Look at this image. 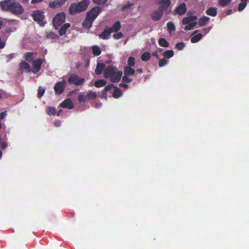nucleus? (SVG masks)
<instances>
[{
  "label": "nucleus",
  "instance_id": "38",
  "mask_svg": "<svg viewBox=\"0 0 249 249\" xmlns=\"http://www.w3.org/2000/svg\"><path fill=\"white\" fill-rule=\"evenodd\" d=\"M231 2V0H219L218 4L222 7H224L227 5Z\"/></svg>",
  "mask_w": 249,
  "mask_h": 249
},
{
  "label": "nucleus",
  "instance_id": "13",
  "mask_svg": "<svg viewBox=\"0 0 249 249\" xmlns=\"http://www.w3.org/2000/svg\"><path fill=\"white\" fill-rule=\"evenodd\" d=\"M60 106L68 109H72L74 107V105L70 99H65L60 104Z\"/></svg>",
  "mask_w": 249,
  "mask_h": 249
},
{
  "label": "nucleus",
  "instance_id": "14",
  "mask_svg": "<svg viewBox=\"0 0 249 249\" xmlns=\"http://www.w3.org/2000/svg\"><path fill=\"white\" fill-rule=\"evenodd\" d=\"M112 33V31H110L109 28L106 27L103 32L99 35V37L103 39H107L109 38V36Z\"/></svg>",
  "mask_w": 249,
  "mask_h": 249
},
{
  "label": "nucleus",
  "instance_id": "43",
  "mask_svg": "<svg viewBox=\"0 0 249 249\" xmlns=\"http://www.w3.org/2000/svg\"><path fill=\"white\" fill-rule=\"evenodd\" d=\"M168 61L165 58H163L159 60V65L160 67H161L165 65L167 63Z\"/></svg>",
  "mask_w": 249,
  "mask_h": 249
},
{
  "label": "nucleus",
  "instance_id": "33",
  "mask_svg": "<svg viewBox=\"0 0 249 249\" xmlns=\"http://www.w3.org/2000/svg\"><path fill=\"white\" fill-rule=\"evenodd\" d=\"M167 27L168 30L170 33L175 32L176 30L175 26L174 23L172 21H170L167 23Z\"/></svg>",
  "mask_w": 249,
  "mask_h": 249
},
{
  "label": "nucleus",
  "instance_id": "34",
  "mask_svg": "<svg viewBox=\"0 0 249 249\" xmlns=\"http://www.w3.org/2000/svg\"><path fill=\"white\" fill-rule=\"evenodd\" d=\"M47 113L49 115H54L56 113V110L55 107H47Z\"/></svg>",
  "mask_w": 249,
  "mask_h": 249
},
{
  "label": "nucleus",
  "instance_id": "28",
  "mask_svg": "<svg viewBox=\"0 0 249 249\" xmlns=\"http://www.w3.org/2000/svg\"><path fill=\"white\" fill-rule=\"evenodd\" d=\"M107 84V82L103 79H99L96 81L94 83V86L97 88H100L105 86Z\"/></svg>",
  "mask_w": 249,
  "mask_h": 249
},
{
  "label": "nucleus",
  "instance_id": "54",
  "mask_svg": "<svg viewBox=\"0 0 249 249\" xmlns=\"http://www.w3.org/2000/svg\"><path fill=\"white\" fill-rule=\"evenodd\" d=\"M0 144V147L2 149H5L7 146V144L5 142H1Z\"/></svg>",
  "mask_w": 249,
  "mask_h": 249
},
{
  "label": "nucleus",
  "instance_id": "17",
  "mask_svg": "<svg viewBox=\"0 0 249 249\" xmlns=\"http://www.w3.org/2000/svg\"><path fill=\"white\" fill-rule=\"evenodd\" d=\"M94 21L90 19L89 18L86 17L85 20L82 23V26L86 29H89L93 24Z\"/></svg>",
  "mask_w": 249,
  "mask_h": 249
},
{
  "label": "nucleus",
  "instance_id": "19",
  "mask_svg": "<svg viewBox=\"0 0 249 249\" xmlns=\"http://www.w3.org/2000/svg\"><path fill=\"white\" fill-rule=\"evenodd\" d=\"M135 71L134 69L129 66H125L124 69V75L128 76L133 75L134 74Z\"/></svg>",
  "mask_w": 249,
  "mask_h": 249
},
{
  "label": "nucleus",
  "instance_id": "48",
  "mask_svg": "<svg viewBox=\"0 0 249 249\" xmlns=\"http://www.w3.org/2000/svg\"><path fill=\"white\" fill-rule=\"evenodd\" d=\"M191 22L189 17L184 18L182 20V23L183 25H187Z\"/></svg>",
  "mask_w": 249,
  "mask_h": 249
},
{
  "label": "nucleus",
  "instance_id": "55",
  "mask_svg": "<svg viewBox=\"0 0 249 249\" xmlns=\"http://www.w3.org/2000/svg\"><path fill=\"white\" fill-rule=\"evenodd\" d=\"M54 124L56 127L59 126L61 124L60 121H59V120L55 121V122L54 123Z\"/></svg>",
  "mask_w": 249,
  "mask_h": 249
},
{
  "label": "nucleus",
  "instance_id": "57",
  "mask_svg": "<svg viewBox=\"0 0 249 249\" xmlns=\"http://www.w3.org/2000/svg\"><path fill=\"white\" fill-rule=\"evenodd\" d=\"M158 52L157 51H155L152 53V55L155 57H156L157 58L159 59V56L158 54Z\"/></svg>",
  "mask_w": 249,
  "mask_h": 249
},
{
  "label": "nucleus",
  "instance_id": "61",
  "mask_svg": "<svg viewBox=\"0 0 249 249\" xmlns=\"http://www.w3.org/2000/svg\"><path fill=\"white\" fill-rule=\"evenodd\" d=\"M162 51V49L159 48H158V49L156 50V51H157L158 53H160V52H161Z\"/></svg>",
  "mask_w": 249,
  "mask_h": 249
},
{
  "label": "nucleus",
  "instance_id": "30",
  "mask_svg": "<svg viewBox=\"0 0 249 249\" xmlns=\"http://www.w3.org/2000/svg\"><path fill=\"white\" fill-rule=\"evenodd\" d=\"M151 55L150 53L148 52H145L143 53L141 55V59L143 61H147L150 59Z\"/></svg>",
  "mask_w": 249,
  "mask_h": 249
},
{
  "label": "nucleus",
  "instance_id": "26",
  "mask_svg": "<svg viewBox=\"0 0 249 249\" xmlns=\"http://www.w3.org/2000/svg\"><path fill=\"white\" fill-rule=\"evenodd\" d=\"M210 20V18L207 17H203L199 18L198 24L200 27L204 26L206 23Z\"/></svg>",
  "mask_w": 249,
  "mask_h": 249
},
{
  "label": "nucleus",
  "instance_id": "10",
  "mask_svg": "<svg viewBox=\"0 0 249 249\" xmlns=\"http://www.w3.org/2000/svg\"><path fill=\"white\" fill-rule=\"evenodd\" d=\"M156 5H159V9L166 10L171 4V0H155Z\"/></svg>",
  "mask_w": 249,
  "mask_h": 249
},
{
  "label": "nucleus",
  "instance_id": "31",
  "mask_svg": "<svg viewBox=\"0 0 249 249\" xmlns=\"http://www.w3.org/2000/svg\"><path fill=\"white\" fill-rule=\"evenodd\" d=\"M158 43L160 46L163 47H168L169 45L168 41L164 38H160Z\"/></svg>",
  "mask_w": 249,
  "mask_h": 249
},
{
  "label": "nucleus",
  "instance_id": "27",
  "mask_svg": "<svg viewBox=\"0 0 249 249\" xmlns=\"http://www.w3.org/2000/svg\"><path fill=\"white\" fill-rule=\"evenodd\" d=\"M203 35L202 34H198L196 36H193L191 38V41L193 43H195L199 41L202 37Z\"/></svg>",
  "mask_w": 249,
  "mask_h": 249
},
{
  "label": "nucleus",
  "instance_id": "25",
  "mask_svg": "<svg viewBox=\"0 0 249 249\" xmlns=\"http://www.w3.org/2000/svg\"><path fill=\"white\" fill-rule=\"evenodd\" d=\"M122 94V91L120 89H119L117 87H115L114 88V92L113 93V97L115 98H118L121 96Z\"/></svg>",
  "mask_w": 249,
  "mask_h": 249
},
{
  "label": "nucleus",
  "instance_id": "7",
  "mask_svg": "<svg viewBox=\"0 0 249 249\" xmlns=\"http://www.w3.org/2000/svg\"><path fill=\"white\" fill-rule=\"evenodd\" d=\"M43 62L44 60L41 58H39L32 62V69L31 70L34 74H36L39 71Z\"/></svg>",
  "mask_w": 249,
  "mask_h": 249
},
{
  "label": "nucleus",
  "instance_id": "22",
  "mask_svg": "<svg viewBox=\"0 0 249 249\" xmlns=\"http://www.w3.org/2000/svg\"><path fill=\"white\" fill-rule=\"evenodd\" d=\"M121 28V23L120 21L116 22L111 28H109L110 31H112L113 32H117Z\"/></svg>",
  "mask_w": 249,
  "mask_h": 249
},
{
  "label": "nucleus",
  "instance_id": "53",
  "mask_svg": "<svg viewBox=\"0 0 249 249\" xmlns=\"http://www.w3.org/2000/svg\"><path fill=\"white\" fill-rule=\"evenodd\" d=\"M119 86H120V87L124 88V89H127V88H128V85H127V84H126V83H120V84H119Z\"/></svg>",
  "mask_w": 249,
  "mask_h": 249
},
{
  "label": "nucleus",
  "instance_id": "29",
  "mask_svg": "<svg viewBox=\"0 0 249 249\" xmlns=\"http://www.w3.org/2000/svg\"><path fill=\"white\" fill-rule=\"evenodd\" d=\"M162 55L165 58H170L174 56V52L171 50H167L163 53Z\"/></svg>",
  "mask_w": 249,
  "mask_h": 249
},
{
  "label": "nucleus",
  "instance_id": "46",
  "mask_svg": "<svg viewBox=\"0 0 249 249\" xmlns=\"http://www.w3.org/2000/svg\"><path fill=\"white\" fill-rule=\"evenodd\" d=\"M133 5V3H131L130 2H127L126 4H124L122 7V11H125L126 9L130 8L131 6Z\"/></svg>",
  "mask_w": 249,
  "mask_h": 249
},
{
  "label": "nucleus",
  "instance_id": "40",
  "mask_svg": "<svg viewBox=\"0 0 249 249\" xmlns=\"http://www.w3.org/2000/svg\"><path fill=\"white\" fill-rule=\"evenodd\" d=\"M107 0H93V1L95 4L99 5H104L106 3Z\"/></svg>",
  "mask_w": 249,
  "mask_h": 249
},
{
  "label": "nucleus",
  "instance_id": "58",
  "mask_svg": "<svg viewBox=\"0 0 249 249\" xmlns=\"http://www.w3.org/2000/svg\"><path fill=\"white\" fill-rule=\"evenodd\" d=\"M232 13V10L231 9H228L227 10L226 14L227 15H230Z\"/></svg>",
  "mask_w": 249,
  "mask_h": 249
},
{
  "label": "nucleus",
  "instance_id": "60",
  "mask_svg": "<svg viewBox=\"0 0 249 249\" xmlns=\"http://www.w3.org/2000/svg\"><path fill=\"white\" fill-rule=\"evenodd\" d=\"M28 1L29 0H21V2L23 4L28 3Z\"/></svg>",
  "mask_w": 249,
  "mask_h": 249
},
{
  "label": "nucleus",
  "instance_id": "5",
  "mask_svg": "<svg viewBox=\"0 0 249 249\" xmlns=\"http://www.w3.org/2000/svg\"><path fill=\"white\" fill-rule=\"evenodd\" d=\"M32 16L34 20L37 22L40 26H43L46 23L43 21L44 16L42 12L35 11L33 12Z\"/></svg>",
  "mask_w": 249,
  "mask_h": 249
},
{
  "label": "nucleus",
  "instance_id": "12",
  "mask_svg": "<svg viewBox=\"0 0 249 249\" xmlns=\"http://www.w3.org/2000/svg\"><path fill=\"white\" fill-rule=\"evenodd\" d=\"M186 5L184 2L181 3L180 5L178 6L175 10V12L180 16L186 13Z\"/></svg>",
  "mask_w": 249,
  "mask_h": 249
},
{
  "label": "nucleus",
  "instance_id": "2",
  "mask_svg": "<svg viewBox=\"0 0 249 249\" xmlns=\"http://www.w3.org/2000/svg\"><path fill=\"white\" fill-rule=\"evenodd\" d=\"M123 73L121 71H117L116 67L109 66L107 67L104 72V76L106 78H109L110 80L114 83L119 82L122 76Z\"/></svg>",
  "mask_w": 249,
  "mask_h": 249
},
{
  "label": "nucleus",
  "instance_id": "11",
  "mask_svg": "<svg viewBox=\"0 0 249 249\" xmlns=\"http://www.w3.org/2000/svg\"><path fill=\"white\" fill-rule=\"evenodd\" d=\"M163 10L158 9V10L154 11L151 15V18L155 21H159L162 17Z\"/></svg>",
  "mask_w": 249,
  "mask_h": 249
},
{
  "label": "nucleus",
  "instance_id": "56",
  "mask_svg": "<svg viewBox=\"0 0 249 249\" xmlns=\"http://www.w3.org/2000/svg\"><path fill=\"white\" fill-rule=\"evenodd\" d=\"M44 0H32L31 3L32 4H36L43 1Z\"/></svg>",
  "mask_w": 249,
  "mask_h": 249
},
{
  "label": "nucleus",
  "instance_id": "8",
  "mask_svg": "<svg viewBox=\"0 0 249 249\" xmlns=\"http://www.w3.org/2000/svg\"><path fill=\"white\" fill-rule=\"evenodd\" d=\"M85 81L84 78L79 79L77 75L71 74L68 79V82L71 84H74L76 86L82 85Z\"/></svg>",
  "mask_w": 249,
  "mask_h": 249
},
{
  "label": "nucleus",
  "instance_id": "24",
  "mask_svg": "<svg viewBox=\"0 0 249 249\" xmlns=\"http://www.w3.org/2000/svg\"><path fill=\"white\" fill-rule=\"evenodd\" d=\"M92 53L95 56H98L101 53V48L97 45H94L92 47Z\"/></svg>",
  "mask_w": 249,
  "mask_h": 249
},
{
  "label": "nucleus",
  "instance_id": "37",
  "mask_svg": "<svg viewBox=\"0 0 249 249\" xmlns=\"http://www.w3.org/2000/svg\"><path fill=\"white\" fill-rule=\"evenodd\" d=\"M46 37L47 38L55 39L58 37V36L56 33L54 32H50L47 33Z\"/></svg>",
  "mask_w": 249,
  "mask_h": 249
},
{
  "label": "nucleus",
  "instance_id": "64",
  "mask_svg": "<svg viewBox=\"0 0 249 249\" xmlns=\"http://www.w3.org/2000/svg\"><path fill=\"white\" fill-rule=\"evenodd\" d=\"M2 155V152L0 150V159L1 158Z\"/></svg>",
  "mask_w": 249,
  "mask_h": 249
},
{
  "label": "nucleus",
  "instance_id": "16",
  "mask_svg": "<svg viewBox=\"0 0 249 249\" xmlns=\"http://www.w3.org/2000/svg\"><path fill=\"white\" fill-rule=\"evenodd\" d=\"M70 26L71 24L69 23H65L63 25H61L60 28L59 27L58 29V33L59 35L61 36L64 35L66 34L67 29L70 27Z\"/></svg>",
  "mask_w": 249,
  "mask_h": 249
},
{
  "label": "nucleus",
  "instance_id": "50",
  "mask_svg": "<svg viewBox=\"0 0 249 249\" xmlns=\"http://www.w3.org/2000/svg\"><path fill=\"white\" fill-rule=\"evenodd\" d=\"M67 0H56L58 7H60L65 4Z\"/></svg>",
  "mask_w": 249,
  "mask_h": 249
},
{
  "label": "nucleus",
  "instance_id": "20",
  "mask_svg": "<svg viewBox=\"0 0 249 249\" xmlns=\"http://www.w3.org/2000/svg\"><path fill=\"white\" fill-rule=\"evenodd\" d=\"M217 9L216 7H210L206 10V14L211 16L215 17L217 14Z\"/></svg>",
  "mask_w": 249,
  "mask_h": 249
},
{
  "label": "nucleus",
  "instance_id": "18",
  "mask_svg": "<svg viewBox=\"0 0 249 249\" xmlns=\"http://www.w3.org/2000/svg\"><path fill=\"white\" fill-rule=\"evenodd\" d=\"M105 68V65L103 63H98L95 70L97 75L101 74Z\"/></svg>",
  "mask_w": 249,
  "mask_h": 249
},
{
  "label": "nucleus",
  "instance_id": "32",
  "mask_svg": "<svg viewBox=\"0 0 249 249\" xmlns=\"http://www.w3.org/2000/svg\"><path fill=\"white\" fill-rule=\"evenodd\" d=\"M96 97L97 94L96 92L92 91H89L86 95V97H87L88 100L95 99Z\"/></svg>",
  "mask_w": 249,
  "mask_h": 249
},
{
  "label": "nucleus",
  "instance_id": "35",
  "mask_svg": "<svg viewBox=\"0 0 249 249\" xmlns=\"http://www.w3.org/2000/svg\"><path fill=\"white\" fill-rule=\"evenodd\" d=\"M127 64L129 67H133L135 65V59L133 56H130L127 60Z\"/></svg>",
  "mask_w": 249,
  "mask_h": 249
},
{
  "label": "nucleus",
  "instance_id": "47",
  "mask_svg": "<svg viewBox=\"0 0 249 249\" xmlns=\"http://www.w3.org/2000/svg\"><path fill=\"white\" fill-rule=\"evenodd\" d=\"M45 89H41V87H39L38 91V93H37L38 97H39V98L41 97L43 95V94H44V93L45 92Z\"/></svg>",
  "mask_w": 249,
  "mask_h": 249
},
{
  "label": "nucleus",
  "instance_id": "9",
  "mask_svg": "<svg viewBox=\"0 0 249 249\" xmlns=\"http://www.w3.org/2000/svg\"><path fill=\"white\" fill-rule=\"evenodd\" d=\"M66 86V82L65 80H62L56 83L54 86V90L56 94H61L64 91Z\"/></svg>",
  "mask_w": 249,
  "mask_h": 249
},
{
  "label": "nucleus",
  "instance_id": "49",
  "mask_svg": "<svg viewBox=\"0 0 249 249\" xmlns=\"http://www.w3.org/2000/svg\"><path fill=\"white\" fill-rule=\"evenodd\" d=\"M49 6L51 8H52L57 7L58 6H57V3L56 0H54L53 1L50 2L49 3Z\"/></svg>",
  "mask_w": 249,
  "mask_h": 249
},
{
  "label": "nucleus",
  "instance_id": "36",
  "mask_svg": "<svg viewBox=\"0 0 249 249\" xmlns=\"http://www.w3.org/2000/svg\"><path fill=\"white\" fill-rule=\"evenodd\" d=\"M197 24L196 21H194L193 22H192L191 23L187 24L184 27V30H191L193 29V28Z\"/></svg>",
  "mask_w": 249,
  "mask_h": 249
},
{
  "label": "nucleus",
  "instance_id": "52",
  "mask_svg": "<svg viewBox=\"0 0 249 249\" xmlns=\"http://www.w3.org/2000/svg\"><path fill=\"white\" fill-rule=\"evenodd\" d=\"M190 20V21H195V20H196L197 18V17L196 16H192L191 17H189Z\"/></svg>",
  "mask_w": 249,
  "mask_h": 249
},
{
  "label": "nucleus",
  "instance_id": "15",
  "mask_svg": "<svg viewBox=\"0 0 249 249\" xmlns=\"http://www.w3.org/2000/svg\"><path fill=\"white\" fill-rule=\"evenodd\" d=\"M20 70L22 71L25 70L27 72H30L32 70L30 65L25 61H22L19 63Z\"/></svg>",
  "mask_w": 249,
  "mask_h": 249
},
{
  "label": "nucleus",
  "instance_id": "6",
  "mask_svg": "<svg viewBox=\"0 0 249 249\" xmlns=\"http://www.w3.org/2000/svg\"><path fill=\"white\" fill-rule=\"evenodd\" d=\"M102 8L99 6H95L91 8L86 14V17L94 21L99 14L101 12Z\"/></svg>",
  "mask_w": 249,
  "mask_h": 249
},
{
  "label": "nucleus",
  "instance_id": "45",
  "mask_svg": "<svg viewBox=\"0 0 249 249\" xmlns=\"http://www.w3.org/2000/svg\"><path fill=\"white\" fill-rule=\"evenodd\" d=\"M113 37L114 39H121L123 37V34L121 32H118L115 33L113 35Z\"/></svg>",
  "mask_w": 249,
  "mask_h": 249
},
{
  "label": "nucleus",
  "instance_id": "3",
  "mask_svg": "<svg viewBox=\"0 0 249 249\" xmlns=\"http://www.w3.org/2000/svg\"><path fill=\"white\" fill-rule=\"evenodd\" d=\"M90 3L89 0H83L77 3H72L69 9L70 14L73 15L85 11Z\"/></svg>",
  "mask_w": 249,
  "mask_h": 249
},
{
  "label": "nucleus",
  "instance_id": "62",
  "mask_svg": "<svg viewBox=\"0 0 249 249\" xmlns=\"http://www.w3.org/2000/svg\"><path fill=\"white\" fill-rule=\"evenodd\" d=\"M62 111V110L61 109H60L58 111V113L57 114V116H59V114H60V113Z\"/></svg>",
  "mask_w": 249,
  "mask_h": 249
},
{
  "label": "nucleus",
  "instance_id": "39",
  "mask_svg": "<svg viewBox=\"0 0 249 249\" xmlns=\"http://www.w3.org/2000/svg\"><path fill=\"white\" fill-rule=\"evenodd\" d=\"M247 5V2L244 1L240 3L238 5V10L241 12L244 9Z\"/></svg>",
  "mask_w": 249,
  "mask_h": 249
},
{
  "label": "nucleus",
  "instance_id": "63",
  "mask_svg": "<svg viewBox=\"0 0 249 249\" xmlns=\"http://www.w3.org/2000/svg\"><path fill=\"white\" fill-rule=\"evenodd\" d=\"M2 22L0 20V29L2 27Z\"/></svg>",
  "mask_w": 249,
  "mask_h": 249
},
{
  "label": "nucleus",
  "instance_id": "42",
  "mask_svg": "<svg viewBox=\"0 0 249 249\" xmlns=\"http://www.w3.org/2000/svg\"><path fill=\"white\" fill-rule=\"evenodd\" d=\"M86 99H87V97H86V96H85L84 95H83L82 94H80L78 95V101L80 103L82 102L83 103H85L86 102Z\"/></svg>",
  "mask_w": 249,
  "mask_h": 249
},
{
  "label": "nucleus",
  "instance_id": "4",
  "mask_svg": "<svg viewBox=\"0 0 249 249\" xmlns=\"http://www.w3.org/2000/svg\"><path fill=\"white\" fill-rule=\"evenodd\" d=\"M66 15L64 12L57 13L53 18V24L56 30H58L60 26L65 22Z\"/></svg>",
  "mask_w": 249,
  "mask_h": 249
},
{
  "label": "nucleus",
  "instance_id": "41",
  "mask_svg": "<svg viewBox=\"0 0 249 249\" xmlns=\"http://www.w3.org/2000/svg\"><path fill=\"white\" fill-rule=\"evenodd\" d=\"M184 47L185 43L182 42H178L176 45V48L178 49V50H182Z\"/></svg>",
  "mask_w": 249,
  "mask_h": 249
},
{
  "label": "nucleus",
  "instance_id": "59",
  "mask_svg": "<svg viewBox=\"0 0 249 249\" xmlns=\"http://www.w3.org/2000/svg\"><path fill=\"white\" fill-rule=\"evenodd\" d=\"M137 71L139 73H142L143 72V71L142 69H138L137 70Z\"/></svg>",
  "mask_w": 249,
  "mask_h": 249
},
{
  "label": "nucleus",
  "instance_id": "1",
  "mask_svg": "<svg viewBox=\"0 0 249 249\" xmlns=\"http://www.w3.org/2000/svg\"><path fill=\"white\" fill-rule=\"evenodd\" d=\"M0 7L5 11H9L15 15L22 14L24 10L21 4L15 0H4L0 2Z\"/></svg>",
  "mask_w": 249,
  "mask_h": 249
},
{
  "label": "nucleus",
  "instance_id": "21",
  "mask_svg": "<svg viewBox=\"0 0 249 249\" xmlns=\"http://www.w3.org/2000/svg\"><path fill=\"white\" fill-rule=\"evenodd\" d=\"M35 53L33 52H26L24 56L25 59L29 62H32L33 60V55Z\"/></svg>",
  "mask_w": 249,
  "mask_h": 249
},
{
  "label": "nucleus",
  "instance_id": "51",
  "mask_svg": "<svg viewBox=\"0 0 249 249\" xmlns=\"http://www.w3.org/2000/svg\"><path fill=\"white\" fill-rule=\"evenodd\" d=\"M6 115H7L6 111H5L0 113V120L4 119Z\"/></svg>",
  "mask_w": 249,
  "mask_h": 249
},
{
  "label": "nucleus",
  "instance_id": "44",
  "mask_svg": "<svg viewBox=\"0 0 249 249\" xmlns=\"http://www.w3.org/2000/svg\"><path fill=\"white\" fill-rule=\"evenodd\" d=\"M129 76L126 75H124V76L122 77V81L124 83H129L132 81V79L128 77Z\"/></svg>",
  "mask_w": 249,
  "mask_h": 249
},
{
  "label": "nucleus",
  "instance_id": "23",
  "mask_svg": "<svg viewBox=\"0 0 249 249\" xmlns=\"http://www.w3.org/2000/svg\"><path fill=\"white\" fill-rule=\"evenodd\" d=\"M115 86L113 84H109L105 87L104 90L102 91V96L105 97H107V92L111 90L112 89H114Z\"/></svg>",
  "mask_w": 249,
  "mask_h": 249
}]
</instances>
